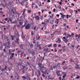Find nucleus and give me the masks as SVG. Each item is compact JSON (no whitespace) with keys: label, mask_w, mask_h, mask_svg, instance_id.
Returning <instances> with one entry per match:
<instances>
[{"label":"nucleus","mask_w":80,"mask_h":80,"mask_svg":"<svg viewBox=\"0 0 80 80\" xmlns=\"http://www.w3.org/2000/svg\"><path fill=\"white\" fill-rule=\"evenodd\" d=\"M67 74H66V73L63 76L62 78H65V76H66Z\"/></svg>","instance_id":"23"},{"label":"nucleus","mask_w":80,"mask_h":80,"mask_svg":"<svg viewBox=\"0 0 80 80\" xmlns=\"http://www.w3.org/2000/svg\"><path fill=\"white\" fill-rule=\"evenodd\" d=\"M76 79H78L80 78V76H77V77H76Z\"/></svg>","instance_id":"50"},{"label":"nucleus","mask_w":80,"mask_h":80,"mask_svg":"<svg viewBox=\"0 0 80 80\" xmlns=\"http://www.w3.org/2000/svg\"><path fill=\"white\" fill-rule=\"evenodd\" d=\"M9 20H10V22H12V19H10V18H9Z\"/></svg>","instance_id":"61"},{"label":"nucleus","mask_w":80,"mask_h":80,"mask_svg":"<svg viewBox=\"0 0 80 80\" xmlns=\"http://www.w3.org/2000/svg\"><path fill=\"white\" fill-rule=\"evenodd\" d=\"M7 3H6V4L5 5V4H3V3H2V6H3V7L4 8H5V6H6V7H7Z\"/></svg>","instance_id":"14"},{"label":"nucleus","mask_w":80,"mask_h":80,"mask_svg":"<svg viewBox=\"0 0 80 80\" xmlns=\"http://www.w3.org/2000/svg\"><path fill=\"white\" fill-rule=\"evenodd\" d=\"M28 12L29 13H31V10H29L28 11Z\"/></svg>","instance_id":"48"},{"label":"nucleus","mask_w":80,"mask_h":80,"mask_svg":"<svg viewBox=\"0 0 80 80\" xmlns=\"http://www.w3.org/2000/svg\"><path fill=\"white\" fill-rule=\"evenodd\" d=\"M41 6H42V5L41 2H40V4L39 5V7H41Z\"/></svg>","instance_id":"58"},{"label":"nucleus","mask_w":80,"mask_h":80,"mask_svg":"<svg viewBox=\"0 0 80 80\" xmlns=\"http://www.w3.org/2000/svg\"><path fill=\"white\" fill-rule=\"evenodd\" d=\"M43 12H45V10L44 9H42V13H43Z\"/></svg>","instance_id":"42"},{"label":"nucleus","mask_w":80,"mask_h":80,"mask_svg":"<svg viewBox=\"0 0 80 80\" xmlns=\"http://www.w3.org/2000/svg\"><path fill=\"white\" fill-rule=\"evenodd\" d=\"M52 68H53V69H55V68H57V66L56 65L53 64L52 65Z\"/></svg>","instance_id":"10"},{"label":"nucleus","mask_w":80,"mask_h":80,"mask_svg":"<svg viewBox=\"0 0 80 80\" xmlns=\"http://www.w3.org/2000/svg\"><path fill=\"white\" fill-rule=\"evenodd\" d=\"M49 50V49L47 48L46 49H44L43 52H44V53H47V52H48V50Z\"/></svg>","instance_id":"6"},{"label":"nucleus","mask_w":80,"mask_h":80,"mask_svg":"<svg viewBox=\"0 0 80 80\" xmlns=\"http://www.w3.org/2000/svg\"><path fill=\"white\" fill-rule=\"evenodd\" d=\"M38 65L41 71V70H42V68H45V72H43V71H41L42 73H43L44 74H45V73H47V68L44 67V65H42L41 63H38Z\"/></svg>","instance_id":"1"},{"label":"nucleus","mask_w":80,"mask_h":80,"mask_svg":"<svg viewBox=\"0 0 80 80\" xmlns=\"http://www.w3.org/2000/svg\"><path fill=\"white\" fill-rule=\"evenodd\" d=\"M1 45V47H0V49L1 50H2V49H3V45L2 44Z\"/></svg>","instance_id":"25"},{"label":"nucleus","mask_w":80,"mask_h":80,"mask_svg":"<svg viewBox=\"0 0 80 80\" xmlns=\"http://www.w3.org/2000/svg\"><path fill=\"white\" fill-rule=\"evenodd\" d=\"M33 33H34V32H33V31H32V32H31L32 35H33Z\"/></svg>","instance_id":"44"},{"label":"nucleus","mask_w":80,"mask_h":80,"mask_svg":"<svg viewBox=\"0 0 80 80\" xmlns=\"http://www.w3.org/2000/svg\"><path fill=\"white\" fill-rule=\"evenodd\" d=\"M51 1L50 0H48L47 1L48 3H49V2H50Z\"/></svg>","instance_id":"64"},{"label":"nucleus","mask_w":80,"mask_h":80,"mask_svg":"<svg viewBox=\"0 0 80 80\" xmlns=\"http://www.w3.org/2000/svg\"><path fill=\"white\" fill-rule=\"evenodd\" d=\"M11 11H12V12L13 13V14H14V13H15V12H14V11H13V9H11Z\"/></svg>","instance_id":"34"},{"label":"nucleus","mask_w":80,"mask_h":80,"mask_svg":"<svg viewBox=\"0 0 80 80\" xmlns=\"http://www.w3.org/2000/svg\"><path fill=\"white\" fill-rule=\"evenodd\" d=\"M5 70H6L4 68H2L1 71L2 72H4V71H5Z\"/></svg>","instance_id":"38"},{"label":"nucleus","mask_w":80,"mask_h":80,"mask_svg":"<svg viewBox=\"0 0 80 80\" xmlns=\"http://www.w3.org/2000/svg\"><path fill=\"white\" fill-rule=\"evenodd\" d=\"M27 63L28 65H29V66H30V63H29V62H27Z\"/></svg>","instance_id":"40"},{"label":"nucleus","mask_w":80,"mask_h":80,"mask_svg":"<svg viewBox=\"0 0 80 80\" xmlns=\"http://www.w3.org/2000/svg\"><path fill=\"white\" fill-rule=\"evenodd\" d=\"M4 69L6 70H7V66H5Z\"/></svg>","instance_id":"62"},{"label":"nucleus","mask_w":80,"mask_h":80,"mask_svg":"<svg viewBox=\"0 0 80 80\" xmlns=\"http://www.w3.org/2000/svg\"><path fill=\"white\" fill-rule=\"evenodd\" d=\"M21 37H22V38H23V39H25V37L24 36L21 35Z\"/></svg>","instance_id":"35"},{"label":"nucleus","mask_w":80,"mask_h":80,"mask_svg":"<svg viewBox=\"0 0 80 80\" xmlns=\"http://www.w3.org/2000/svg\"><path fill=\"white\" fill-rule=\"evenodd\" d=\"M35 18H36V19H37V20H39V16H36L35 17Z\"/></svg>","instance_id":"16"},{"label":"nucleus","mask_w":80,"mask_h":80,"mask_svg":"<svg viewBox=\"0 0 80 80\" xmlns=\"http://www.w3.org/2000/svg\"><path fill=\"white\" fill-rule=\"evenodd\" d=\"M43 15H42L40 18V19L41 20H43Z\"/></svg>","instance_id":"32"},{"label":"nucleus","mask_w":80,"mask_h":80,"mask_svg":"<svg viewBox=\"0 0 80 80\" xmlns=\"http://www.w3.org/2000/svg\"><path fill=\"white\" fill-rule=\"evenodd\" d=\"M74 11L76 12L75 14L76 15V14L77 13V12H78V11H77V10L75 11V10H74Z\"/></svg>","instance_id":"57"},{"label":"nucleus","mask_w":80,"mask_h":80,"mask_svg":"<svg viewBox=\"0 0 80 80\" xmlns=\"http://www.w3.org/2000/svg\"><path fill=\"white\" fill-rule=\"evenodd\" d=\"M9 55H11V51H10V50H9Z\"/></svg>","instance_id":"51"},{"label":"nucleus","mask_w":80,"mask_h":80,"mask_svg":"<svg viewBox=\"0 0 80 80\" xmlns=\"http://www.w3.org/2000/svg\"><path fill=\"white\" fill-rule=\"evenodd\" d=\"M22 78H24V79H25V78H26V77H25L24 76H22Z\"/></svg>","instance_id":"56"},{"label":"nucleus","mask_w":80,"mask_h":80,"mask_svg":"<svg viewBox=\"0 0 80 80\" xmlns=\"http://www.w3.org/2000/svg\"><path fill=\"white\" fill-rule=\"evenodd\" d=\"M14 0H9V4L11 5L12 3H13Z\"/></svg>","instance_id":"5"},{"label":"nucleus","mask_w":80,"mask_h":80,"mask_svg":"<svg viewBox=\"0 0 80 80\" xmlns=\"http://www.w3.org/2000/svg\"><path fill=\"white\" fill-rule=\"evenodd\" d=\"M7 43L8 45H10V41H8L7 42Z\"/></svg>","instance_id":"49"},{"label":"nucleus","mask_w":80,"mask_h":80,"mask_svg":"<svg viewBox=\"0 0 80 80\" xmlns=\"http://www.w3.org/2000/svg\"><path fill=\"white\" fill-rule=\"evenodd\" d=\"M31 24L32 25H34L35 24V23H34V22H32L31 23Z\"/></svg>","instance_id":"46"},{"label":"nucleus","mask_w":80,"mask_h":80,"mask_svg":"<svg viewBox=\"0 0 80 80\" xmlns=\"http://www.w3.org/2000/svg\"><path fill=\"white\" fill-rule=\"evenodd\" d=\"M16 14H17L18 15H20V13H18V12H17V13H16Z\"/></svg>","instance_id":"60"},{"label":"nucleus","mask_w":80,"mask_h":80,"mask_svg":"<svg viewBox=\"0 0 80 80\" xmlns=\"http://www.w3.org/2000/svg\"><path fill=\"white\" fill-rule=\"evenodd\" d=\"M22 69H25V66H23V65H22Z\"/></svg>","instance_id":"37"},{"label":"nucleus","mask_w":80,"mask_h":80,"mask_svg":"<svg viewBox=\"0 0 80 80\" xmlns=\"http://www.w3.org/2000/svg\"><path fill=\"white\" fill-rule=\"evenodd\" d=\"M65 63V61L64 60L62 62V65H64V63Z\"/></svg>","instance_id":"28"},{"label":"nucleus","mask_w":80,"mask_h":80,"mask_svg":"<svg viewBox=\"0 0 80 80\" xmlns=\"http://www.w3.org/2000/svg\"><path fill=\"white\" fill-rule=\"evenodd\" d=\"M67 35H68V36L69 37H73V36H71V35H70L69 34H67Z\"/></svg>","instance_id":"36"},{"label":"nucleus","mask_w":80,"mask_h":80,"mask_svg":"<svg viewBox=\"0 0 80 80\" xmlns=\"http://www.w3.org/2000/svg\"><path fill=\"white\" fill-rule=\"evenodd\" d=\"M76 65L77 66V67H75L76 69H78V68L80 69V68L79 67V65H78V64H77Z\"/></svg>","instance_id":"13"},{"label":"nucleus","mask_w":80,"mask_h":80,"mask_svg":"<svg viewBox=\"0 0 80 80\" xmlns=\"http://www.w3.org/2000/svg\"><path fill=\"white\" fill-rule=\"evenodd\" d=\"M52 45L51 44H50L48 45V47H50L52 46Z\"/></svg>","instance_id":"47"},{"label":"nucleus","mask_w":80,"mask_h":80,"mask_svg":"<svg viewBox=\"0 0 80 80\" xmlns=\"http://www.w3.org/2000/svg\"><path fill=\"white\" fill-rule=\"evenodd\" d=\"M62 16L63 17L65 18V17H66V15H64V14H62Z\"/></svg>","instance_id":"45"},{"label":"nucleus","mask_w":80,"mask_h":80,"mask_svg":"<svg viewBox=\"0 0 80 80\" xmlns=\"http://www.w3.org/2000/svg\"><path fill=\"white\" fill-rule=\"evenodd\" d=\"M69 18V15L67 14V19H68Z\"/></svg>","instance_id":"41"},{"label":"nucleus","mask_w":80,"mask_h":80,"mask_svg":"<svg viewBox=\"0 0 80 80\" xmlns=\"http://www.w3.org/2000/svg\"><path fill=\"white\" fill-rule=\"evenodd\" d=\"M60 63H58L57 65H57V66H58V67H60Z\"/></svg>","instance_id":"24"},{"label":"nucleus","mask_w":80,"mask_h":80,"mask_svg":"<svg viewBox=\"0 0 80 80\" xmlns=\"http://www.w3.org/2000/svg\"><path fill=\"white\" fill-rule=\"evenodd\" d=\"M8 63L9 65H10V64H11V62H10L9 61V60L8 61Z\"/></svg>","instance_id":"54"},{"label":"nucleus","mask_w":80,"mask_h":80,"mask_svg":"<svg viewBox=\"0 0 80 80\" xmlns=\"http://www.w3.org/2000/svg\"><path fill=\"white\" fill-rule=\"evenodd\" d=\"M1 55H2V56H3V57H4V55H3V53L2 52L1 53Z\"/></svg>","instance_id":"52"},{"label":"nucleus","mask_w":80,"mask_h":80,"mask_svg":"<svg viewBox=\"0 0 80 80\" xmlns=\"http://www.w3.org/2000/svg\"><path fill=\"white\" fill-rule=\"evenodd\" d=\"M76 39H77V41H80V38H78H78H76Z\"/></svg>","instance_id":"27"},{"label":"nucleus","mask_w":80,"mask_h":80,"mask_svg":"<svg viewBox=\"0 0 80 80\" xmlns=\"http://www.w3.org/2000/svg\"><path fill=\"white\" fill-rule=\"evenodd\" d=\"M19 47L21 49H23V44L20 45Z\"/></svg>","instance_id":"15"},{"label":"nucleus","mask_w":80,"mask_h":80,"mask_svg":"<svg viewBox=\"0 0 80 80\" xmlns=\"http://www.w3.org/2000/svg\"><path fill=\"white\" fill-rule=\"evenodd\" d=\"M45 58V56H43V57L42 58L41 60V62H42L43 61V60H44V58Z\"/></svg>","instance_id":"26"},{"label":"nucleus","mask_w":80,"mask_h":80,"mask_svg":"<svg viewBox=\"0 0 80 80\" xmlns=\"http://www.w3.org/2000/svg\"><path fill=\"white\" fill-rule=\"evenodd\" d=\"M78 37V38H80V34L79 35V36H77V35L76 36V38Z\"/></svg>","instance_id":"43"},{"label":"nucleus","mask_w":80,"mask_h":80,"mask_svg":"<svg viewBox=\"0 0 80 80\" xmlns=\"http://www.w3.org/2000/svg\"><path fill=\"white\" fill-rule=\"evenodd\" d=\"M66 47L65 46H64V47H62V49L63 50V52H65V51H66Z\"/></svg>","instance_id":"8"},{"label":"nucleus","mask_w":80,"mask_h":80,"mask_svg":"<svg viewBox=\"0 0 80 80\" xmlns=\"http://www.w3.org/2000/svg\"><path fill=\"white\" fill-rule=\"evenodd\" d=\"M58 8H59V9H61V8H62V7H61L60 5L59 6H58Z\"/></svg>","instance_id":"30"},{"label":"nucleus","mask_w":80,"mask_h":80,"mask_svg":"<svg viewBox=\"0 0 80 80\" xmlns=\"http://www.w3.org/2000/svg\"><path fill=\"white\" fill-rule=\"evenodd\" d=\"M25 28L27 29L30 28V25L29 23L26 24V25L25 26Z\"/></svg>","instance_id":"4"},{"label":"nucleus","mask_w":80,"mask_h":80,"mask_svg":"<svg viewBox=\"0 0 80 80\" xmlns=\"http://www.w3.org/2000/svg\"><path fill=\"white\" fill-rule=\"evenodd\" d=\"M50 22V19L49 18H48V19L46 20V23H48V22Z\"/></svg>","instance_id":"22"},{"label":"nucleus","mask_w":80,"mask_h":80,"mask_svg":"<svg viewBox=\"0 0 80 80\" xmlns=\"http://www.w3.org/2000/svg\"><path fill=\"white\" fill-rule=\"evenodd\" d=\"M49 54V55H52V56H51V57H52V58H54V57H53V54H52V53H50V54Z\"/></svg>","instance_id":"31"},{"label":"nucleus","mask_w":80,"mask_h":80,"mask_svg":"<svg viewBox=\"0 0 80 80\" xmlns=\"http://www.w3.org/2000/svg\"><path fill=\"white\" fill-rule=\"evenodd\" d=\"M57 44L55 43L54 44L53 47H55V48L57 47Z\"/></svg>","instance_id":"33"},{"label":"nucleus","mask_w":80,"mask_h":80,"mask_svg":"<svg viewBox=\"0 0 80 80\" xmlns=\"http://www.w3.org/2000/svg\"><path fill=\"white\" fill-rule=\"evenodd\" d=\"M59 3H58V4H59V5H62V2H59Z\"/></svg>","instance_id":"63"},{"label":"nucleus","mask_w":80,"mask_h":80,"mask_svg":"<svg viewBox=\"0 0 80 80\" xmlns=\"http://www.w3.org/2000/svg\"><path fill=\"white\" fill-rule=\"evenodd\" d=\"M63 70H66V69H67V67L66 66H63L62 67Z\"/></svg>","instance_id":"17"},{"label":"nucleus","mask_w":80,"mask_h":80,"mask_svg":"<svg viewBox=\"0 0 80 80\" xmlns=\"http://www.w3.org/2000/svg\"><path fill=\"white\" fill-rule=\"evenodd\" d=\"M63 38V39H64V40H68L67 39V38H66V37H63V38Z\"/></svg>","instance_id":"39"},{"label":"nucleus","mask_w":80,"mask_h":80,"mask_svg":"<svg viewBox=\"0 0 80 80\" xmlns=\"http://www.w3.org/2000/svg\"><path fill=\"white\" fill-rule=\"evenodd\" d=\"M37 47H39V50H41V49H42V47L41 46V45H40V44H39V45H38L37 46Z\"/></svg>","instance_id":"11"},{"label":"nucleus","mask_w":80,"mask_h":80,"mask_svg":"<svg viewBox=\"0 0 80 80\" xmlns=\"http://www.w3.org/2000/svg\"><path fill=\"white\" fill-rule=\"evenodd\" d=\"M30 47H31V48H33V45L31 43V44L30 45Z\"/></svg>","instance_id":"29"},{"label":"nucleus","mask_w":80,"mask_h":80,"mask_svg":"<svg viewBox=\"0 0 80 80\" xmlns=\"http://www.w3.org/2000/svg\"><path fill=\"white\" fill-rule=\"evenodd\" d=\"M17 73V75L18 77H17V76H15V78H16V77H17L16 78V79H18V78H19L20 77V76L18 75V73Z\"/></svg>","instance_id":"9"},{"label":"nucleus","mask_w":80,"mask_h":80,"mask_svg":"<svg viewBox=\"0 0 80 80\" xmlns=\"http://www.w3.org/2000/svg\"><path fill=\"white\" fill-rule=\"evenodd\" d=\"M19 40H20V39H19V38H17L16 40L15 41V42L19 44Z\"/></svg>","instance_id":"7"},{"label":"nucleus","mask_w":80,"mask_h":80,"mask_svg":"<svg viewBox=\"0 0 80 80\" xmlns=\"http://www.w3.org/2000/svg\"><path fill=\"white\" fill-rule=\"evenodd\" d=\"M11 38H12V40H13V39H14V38H16V37H18V34H17V33H16V32H15L14 35V36H11Z\"/></svg>","instance_id":"2"},{"label":"nucleus","mask_w":80,"mask_h":80,"mask_svg":"<svg viewBox=\"0 0 80 80\" xmlns=\"http://www.w3.org/2000/svg\"><path fill=\"white\" fill-rule=\"evenodd\" d=\"M37 72H38V74L39 75H38L37 74V72H35V74L36 75H37V77H38H38H39V76H40V74L41 73V72H40V70H38L37 71Z\"/></svg>","instance_id":"3"},{"label":"nucleus","mask_w":80,"mask_h":80,"mask_svg":"<svg viewBox=\"0 0 80 80\" xmlns=\"http://www.w3.org/2000/svg\"><path fill=\"white\" fill-rule=\"evenodd\" d=\"M78 20L76 19V23H78Z\"/></svg>","instance_id":"53"},{"label":"nucleus","mask_w":80,"mask_h":80,"mask_svg":"<svg viewBox=\"0 0 80 80\" xmlns=\"http://www.w3.org/2000/svg\"><path fill=\"white\" fill-rule=\"evenodd\" d=\"M70 61L71 62H73V63H74L75 62V61L74 60L73 61V59H71L70 60Z\"/></svg>","instance_id":"21"},{"label":"nucleus","mask_w":80,"mask_h":80,"mask_svg":"<svg viewBox=\"0 0 80 80\" xmlns=\"http://www.w3.org/2000/svg\"><path fill=\"white\" fill-rule=\"evenodd\" d=\"M22 64L20 62H18V64L17 65V67H18V66H20Z\"/></svg>","instance_id":"19"},{"label":"nucleus","mask_w":80,"mask_h":80,"mask_svg":"<svg viewBox=\"0 0 80 80\" xmlns=\"http://www.w3.org/2000/svg\"><path fill=\"white\" fill-rule=\"evenodd\" d=\"M62 45H61L60 44H59L58 45V47H62L61 46Z\"/></svg>","instance_id":"55"},{"label":"nucleus","mask_w":80,"mask_h":80,"mask_svg":"<svg viewBox=\"0 0 80 80\" xmlns=\"http://www.w3.org/2000/svg\"><path fill=\"white\" fill-rule=\"evenodd\" d=\"M37 36H36V38H37V37H38V38H37V40H39V39H40V37L39 36L38 33V34H37Z\"/></svg>","instance_id":"12"},{"label":"nucleus","mask_w":80,"mask_h":80,"mask_svg":"<svg viewBox=\"0 0 80 80\" xmlns=\"http://www.w3.org/2000/svg\"><path fill=\"white\" fill-rule=\"evenodd\" d=\"M58 70H57L56 72V73H57V75L58 76H60V73H58Z\"/></svg>","instance_id":"20"},{"label":"nucleus","mask_w":80,"mask_h":80,"mask_svg":"<svg viewBox=\"0 0 80 80\" xmlns=\"http://www.w3.org/2000/svg\"><path fill=\"white\" fill-rule=\"evenodd\" d=\"M41 24H42V25H44V27H45V26L47 25V23H45L43 22H42Z\"/></svg>","instance_id":"18"},{"label":"nucleus","mask_w":80,"mask_h":80,"mask_svg":"<svg viewBox=\"0 0 80 80\" xmlns=\"http://www.w3.org/2000/svg\"><path fill=\"white\" fill-rule=\"evenodd\" d=\"M58 41H61V40H60V38H58Z\"/></svg>","instance_id":"59"}]
</instances>
